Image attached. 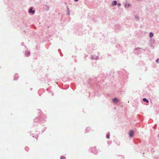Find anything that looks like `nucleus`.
<instances>
[{
  "label": "nucleus",
  "mask_w": 159,
  "mask_h": 159,
  "mask_svg": "<svg viewBox=\"0 0 159 159\" xmlns=\"http://www.w3.org/2000/svg\"><path fill=\"white\" fill-rule=\"evenodd\" d=\"M75 2H77L78 1V0H74Z\"/></svg>",
  "instance_id": "obj_12"
},
{
  "label": "nucleus",
  "mask_w": 159,
  "mask_h": 159,
  "mask_svg": "<svg viewBox=\"0 0 159 159\" xmlns=\"http://www.w3.org/2000/svg\"><path fill=\"white\" fill-rule=\"evenodd\" d=\"M156 61L158 63L159 61V59H157L156 60Z\"/></svg>",
  "instance_id": "obj_10"
},
{
  "label": "nucleus",
  "mask_w": 159,
  "mask_h": 159,
  "mask_svg": "<svg viewBox=\"0 0 159 159\" xmlns=\"http://www.w3.org/2000/svg\"><path fill=\"white\" fill-rule=\"evenodd\" d=\"M134 132L133 130H130L129 133V136L130 137H132L133 136Z\"/></svg>",
  "instance_id": "obj_1"
},
{
  "label": "nucleus",
  "mask_w": 159,
  "mask_h": 159,
  "mask_svg": "<svg viewBox=\"0 0 159 159\" xmlns=\"http://www.w3.org/2000/svg\"><path fill=\"white\" fill-rule=\"evenodd\" d=\"M118 5L119 6H120V3H118Z\"/></svg>",
  "instance_id": "obj_11"
},
{
  "label": "nucleus",
  "mask_w": 159,
  "mask_h": 159,
  "mask_svg": "<svg viewBox=\"0 0 159 159\" xmlns=\"http://www.w3.org/2000/svg\"><path fill=\"white\" fill-rule=\"evenodd\" d=\"M117 4V2L116 1H114L113 2L112 5H116Z\"/></svg>",
  "instance_id": "obj_7"
},
{
  "label": "nucleus",
  "mask_w": 159,
  "mask_h": 159,
  "mask_svg": "<svg viewBox=\"0 0 159 159\" xmlns=\"http://www.w3.org/2000/svg\"><path fill=\"white\" fill-rule=\"evenodd\" d=\"M143 101L146 102L147 103H148L149 102L145 98H143Z\"/></svg>",
  "instance_id": "obj_4"
},
{
  "label": "nucleus",
  "mask_w": 159,
  "mask_h": 159,
  "mask_svg": "<svg viewBox=\"0 0 159 159\" xmlns=\"http://www.w3.org/2000/svg\"><path fill=\"white\" fill-rule=\"evenodd\" d=\"M65 157L64 156H61V159H65Z\"/></svg>",
  "instance_id": "obj_8"
},
{
  "label": "nucleus",
  "mask_w": 159,
  "mask_h": 159,
  "mask_svg": "<svg viewBox=\"0 0 159 159\" xmlns=\"http://www.w3.org/2000/svg\"><path fill=\"white\" fill-rule=\"evenodd\" d=\"M113 101L115 103H116L118 101V99L116 98H114L112 99Z\"/></svg>",
  "instance_id": "obj_3"
},
{
  "label": "nucleus",
  "mask_w": 159,
  "mask_h": 159,
  "mask_svg": "<svg viewBox=\"0 0 159 159\" xmlns=\"http://www.w3.org/2000/svg\"><path fill=\"white\" fill-rule=\"evenodd\" d=\"M130 6V4H127V3H126L125 4V7H129Z\"/></svg>",
  "instance_id": "obj_5"
},
{
  "label": "nucleus",
  "mask_w": 159,
  "mask_h": 159,
  "mask_svg": "<svg viewBox=\"0 0 159 159\" xmlns=\"http://www.w3.org/2000/svg\"><path fill=\"white\" fill-rule=\"evenodd\" d=\"M34 11L32 10V8H30L29 10V12L30 13H32L33 14L34 13Z\"/></svg>",
  "instance_id": "obj_2"
},
{
  "label": "nucleus",
  "mask_w": 159,
  "mask_h": 159,
  "mask_svg": "<svg viewBox=\"0 0 159 159\" xmlns=\"http://www.w3.org/2000/svg\"><path fill=\"white\" fill-rule=\"evenodd\" d=\"M106 138L108 139H109L110 136L109 134H107L106 136Z\"/></svg>",
  "instance_id": "obj_9"
},
{
  "label": "nucleus",
  "mask_w": 159,
  "mask_h": 159,
  "mask_svg": "<svg viewBox=\"0 0 159 159\" xmlns=\"http://www.w3.org/2000/svg\"><path fill=\"white\" fill-rule=\"evenodd\" d=\"M153 36V34L152 32H150L149 33V36L150 38L152 37Z\"/></svg>",
  "instance_id": "obj_6"
}]
</instances>
